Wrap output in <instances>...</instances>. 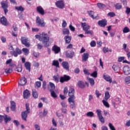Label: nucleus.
Here are the masks:
<instances>
[{"label":"nucleus","mask_w":130,"mask_h":130,"mask_svg":"<svg viewBox=\"0 0 130 130\" xmlns=\"http://www.w3.org/2000/svg\"><path fill=\"white\" fill-rule=\"evenodd\" d=\"M66 55L67 57H68L69 58H73L75 55V52H66Z\"/></svg>","instance_id":"obj_21"},{"label":"nucleus","mask_w":130,"mask_h":130,"mask_svg":"<svg viewBox=\"0 0 130 130\" xmlns=\"http://www.w3.org/2000/svg\"><path fill=\"white\" fill-rule=\"evenodd\" d=\"M11 109L12 111L16 110V103H15V102H11Z\"/></svg>","instance_id":"obj_30"},{"label":"nucleus","mask_w":130,"mask_h":130,"mask_svg":"<svg viewBox=\"0 0 130 130\" xmlns=\"http://www.w3.org/2000/svg\"><path fill=\"white\" fill-rule=\"evenodd\" d=\"M125 13L126 14H127V15H129V14L130 13V8L129 7L126 8Z\"/></svg>","instance_id":"obj_62"},{"label":"nucleus","mask_w":130,"mask_h":130,"mask_svg":"<svg viewBox=\"0 0 130 130\" xmlns=\"http://www.w3.org/2000/svg\"><path fill=\"white\" fill-rule=\"evenodd\" d=\"M77 86L81 88V89H84L85 87H86V85H85V83L82 81H79L77 83Z\"/></svg>","instance_id":"obj_19"},{"label":"nucleus","mask_w":130,"mask_h":130,"mask_svg":"<svg viewBox=\"0 0 130 130\" xmlns=\"http://www.w3.org/2000/svg\"><path fill=\"white\" fill-rule=\"evenodd\" d=\"M49 85L51 88V89L52 91H53L55 89V85L53 83L49 82Z\"/></svg>","instance_id":"obj_40"},{"label":"nucleus","mask_w":130,"mask_h":130,"mask_svg":"<svg viewBox=\"0 0 130 130\" xmlns=\"http://www.w3.org/2000/svg\"><path fill=\"white\" fill-rule=\"evenodd\" d=\"M61 110V112L62 113H64V114H68V110L67 109L62 108Z\"/></svg>","instance_id":"obj_54"},{"label":"nucleus","mask_w":130,"mask_h":130,"mask_svg":"<svg viewBox=\"0 0 130 130\" xmlns=\"http://www.w3.org/2000/svg\"><path fill=\"white\" fill-rule=\"evenodd\" d=\"M102 102H103L104 106H105L107 108H109V107H110L109 104L108 103V102H107V101H105L104 100L102 101Z\"/></svg>","instance_id":"obj_41"},{"label":"nucleus","mask_w":130,"mask_h":130,"mask_svg":"<svg viewBox=\"0 0 130 130\" xmlns=\"http://www.w3.org/2000/svg\"><path fill=\"white\" fill-rule=\"evenodd\" d=\"M62 66L66 71H70V65L67 61H63L62 62Z\"/></svg>","instance_id":"obj_15"},{"label":"nucleus","mask_w":130,"mask_h":130,"mask_svg":"<svg viewBox=\"0 0 130 130\" xmlns=\"http://www.w3.org/2000/svg\"><path fill=\"white\" fill-rule=\"evenodd\" d=\"M23 97L25 99H28L30 97V91L28 89L23 91Z\"/></svg>","instance_id":"obj_17"},{"label":"nucleus","mask_w":130,"mask_h":130,"mask_svg":"<svg viewBox=\"0 0 130 130\" xmlns=\"http://www.w3.org/2000/svg\"><path fill=\"white\" fill-rule=\"evenodd\" d=\"M115 8L116 10H120L122 8V6L120 3H117L115 5Z\"/></svg>","instance_id":"obj_36"},{"label":"nucleus","mask_w":130,"mask_h":130,"mask_svg":"<svg viewBox=\"0 0 130 130\" xmlns=\"http://www.w3.org/2000/svg\"><path fill=\"white\" fill-rule=\"evenodd\" d=\"M5 72L6 74H11V73H13V69L12 68H7L5 69Z\"/></svg>","instance_id":"obj_39"},{"label":"nucleus","mask_w":130,"mask_h":130,"mask_svg":"<svg viewBox=\"0 0 130 130\" xmlns=\"http://www.w3.org/2000/svg\"><path fill=\"white\" fill-rule=\"evenodd\" d=\"M69 92V89H68V87H64L63 89V93L64 95H67L68 94V92Z\"/></svg>","instance_id":"obj_59"},{"label":"nucleus","mask_w":130,"mask_h":130,"mask_svg":"<svg viewBox=\"0 0 130 130\" xmlns=\"http://www.w3.org/2000/svg\"><path fill=\"white\" fill-rule=\"evenodd\" d=\"M95 94L96 95L97 98H99L100 96H101V93L99 92L98 90H95Z\"/></svg>","instance_id":"obj_58"},{"label":"nucleus","mask_w":130,"mask_h":130,"mask_svg":"<svg viewBox=\"0 0 130 130\" xmlns=\"http://www.w3.org/2000/svg\"><path fill=\"white\" fill-rule=\"evenodd\" d=\"M61 105L63 108H67V107H68V104H67V102L64 101L61 102Z\"/></svg>","instance_id":"obj_46"},{"label":"nucleus","mask_w":130,"mask_h":130,"mask_svg":"<svg viewBox=\"0 0 130 130\" xmlns=\"http://www.w3.org/2000/svg\"><path fill=\"white\" fill-rule=\"evenodd\" d=\"M26 107V111L22 112L21 113V116L22 118V119L23 120H27V117L28 116V113H30V108H29V104H26L25 105Z\"/></svg>","instance_id":"obj_2"},{"label":"nucleus","mask_w":130,"mask_h":130,"mask_svg":"<svg viewBox=\"0 0 130 130\" xmlns=\"http://www.w3.org/2000/svg\"><path fill=\"white\" fill-rule=\"evenodd\" d=\"M125 125V126H127L128 127L130 126V120H128L126 122Z\"/></svg>","instance_id":"obj_64"},{"label":"nucleus","mask_w":130,"mask_h":130,"mask_svg":"<svg viewBox=\"0 0 130 130\" xmlns=\"http://www.w3.org/2000/svg\"><path fill=\"white\" fill-rule=\"evenodd\" d=\"M1 5L3 9L8 8V3H7V2L2 1L1 3Z\"/></svg>","instance_id":"obj_31"},{"label":"nucleus","mask_w":130,"mask_h":130,"mask_svg":"<svg viewBox=\"0 0 130 130\" xmlns=\"http://www.w3.org/2000/svg\"><path fill=\"white\" fill-rule=\"evenodd\" d=\"M51 95L53 98H56L57 97V95H56V93L54 92V91L50 90Z\"/></svg>","instance_id":"obj_44"},{"label":"nucleus","mask_w":130,"mask_h":130,"mask_svg":"<svg viewBox=\"0 0 130 130\" xmlns=\"http://www.w3.org/2000/svg\"><path fill=\"white\" fill-rule=\"evenodd\" d=\"M81 25V27H82L83 31H86L90 29V25H89V24H87L86 22H82Z\"/></svg>","instance_id":"obj_13"},{"label":"nucleus","mask_w":130,"mask_h":130,"mask_svg":"<svg viewBox=\"0 0 130 130\" xmlns=\"http://www.w3.org/2000/svg\"><path fill=\"white\" fill-rule=\"evenodd\" d=\"M109 98H110V94H109V92L106 91L105 93V99L107 101Z\"/></svg>","instance_id":"obj_34"},{"label":"nucleus","mask_w":130,"mask_h":130,"mask_svg":"<svg viewBox=\"0 0 130 130\" xmlns=\"http://www.w3.org/2000/svg\"><path fill=\"white\" fill-rule=\"evenodd\" d=\"M87 80L88 81L91 87H93V86L95 85V80H94V79L89 77H87Z\"/></svg>","instance_id":"obj_23"},{"label":"nucleus","mask_w":130,"mask_h":130,"mask_svg":"<svg viewBox=\"0 0 130 130\" xmlns=\"http://www.w3.org/2000/svg\"><path fill=\"white\" fill-rule=\"evenodd\" d=\"M15 10L17 11H19L20 12H23L25 9L23 8L22 6H16L15 7Z\"/></svg>","instance_id":"obj_38"},{"label":"nucleus","mask_w":130,"mask_h":130,"mask_svg":"<svg viewBox=\"0 0 130 130\" xmlns=\"http://www.w3.org/2000/svg\"><path fill=\"white\" fill-rule=\"evenodd\" d=\"M22 51L25 55H28L29 54V49L26 48H23L22 49Z\"/></svg>","instance_id":"obj_37"},{"label":"nucleus","mask_w":130,"mask_h":130,"mask_svg":"<svg viewBox=\"0 0 130 130\" xmlns=\"http://www.w3.org/2000/svg\"><path fill=\"white\" fill-rule=\"evenodd\" d=\"M96 113L100 121H101L102 123H104V122H105V119H104V117L102 116V111H101V110L98 109L96 111Z\"/></svg>","instance_id":"obj_5"},{"label":"nucleus","mask_w":130,"mask_h":130,"mask_svg":"<svg viewBox=\"0 0 130 130\" xmlns=\"http://www.w3.org/2000/svg\"><path fill=\"white\" fill-rule=\"evenodd\" d=\"M86 115L88 117H93L94 116V113L93 112H88L87 113Z\"/></svg>","instance_id":"obj_47"},{"label":"nucleus","mask_w":130,"mask_h":130,"mask_svg":"<svg viewBox=\"0 0 130 130\" xmlns=\"http://www.w3.org/2000/svg\"><path fill=\"white\" fill-rule=\"evenodd\" d=\"M71 78L69 76L64 75L63 77H61L60 78V83H64V82H67V81H70Z\"/></svg>","instance_id":"obj_10"},{"label":"nucleus","mask_w":130,"mask_h":130,"mask_svg":"<svg viewBox=\"0 0 130 130\" xmlns=\"http://www.w3.org/2000/svg\"><path fill=\"white\" fill-rule=\"evenodd\" d=\"M125 82L126 84H130V76L126 77L125 78Z\"/></svg>","instance_id":"obj_49"},{"label":"nucleus","mask_w":130,"mask_h":130,"mask_svg":"<svg viewBox=\"0 0 130 130\" xmlns=\"http://www.w3.org/2000/svg\"><path fill=\"white\" fill-rule=\"evenodd\" d=\"M10 54L12 55V56H14L15 57H17L19 54L22 53V50L20 49L19 48L17 47L15 49V50L11 51L10 52Z\"/></svg>","instance_id":"obj_4"},{"label":"nucleus","mask_w":130,"mask_h":130,"mask_svg":"<svg viewBox=\"0 0 130 130\" xmlns=\"http://www.w3.org/2000/svg\"><path fill=\"white\" fill-rule=\"evenodd\" d=\"M36 22L37 25L41 27H45V25H46V23L44 22V19H43V18H40L39 16L36 17Z\"/></svg>","instance_id":"obj_3"},{"label":"nucleus","mask_w":130,"mask_h":130,"mask_svg":"<svg viewBox=\"0 0 130 130\" xmlns=\"http://www.w3.org/2000/svg\"><path fill=\"white\" fill-rule=\"evenodd\" d=\"M69 93H75V88H74V86H69Z\"/></svg>","instance_id":"obj_42"},{"label":"nucleus","mask_w":130,"mask_h":130,"mask_svg":"<svg viewBox=\"0 0 130 130\" xmlns=\"http://www.w3.org/2000/svg\"><path fill=\"white\" fill-rule=\"evenodd\" d=\"M0 23L4 26H8V20H7V18L5 17L4 16H3L0 18Z\"/></svg>","instance_id":"obj_11"},{"label":"nucleus","mask_w":130,"mask_h":130,"mask_svg":"<svg viewBox=\"0 0 130 130\" xmlns=\"http://www.w3.org/2000/svg\"><path fill=\"white\" fill-rule=\"evenodd\" d=\"M64 39L66 43H71L72 40V37L69 36H66L64 37Z\"/></svg>","instance_id":"obj_27"},{"label":"nucleus","mask_w":130,"mask_h":130,"mask_svg":"<svg viewBox=\"0 0 130 130\" xmlns=\"http://www.w3.org/2000/svg\"><path fill=\"white\" fill-rule=\"evenodd\" d=\"M69 28H70L71 31H72L73 32H74L76 29L75 28V27H74L72 24H70L69 25Z\"/></svg>","instance_id":"obj_61"},{"label":"nucleus","mask_w":130,"mask_h":130,"mask_svg":"<svg viewBox=\"0 0 130 130\" xmlns=\"http://www.w3.org/2000/svg\"><path fill=\"white\" fill-rule=\"evenodd\" d=\"M90 45L91 47H95L96 46V42L95 41H92L90 42Z\"/></svg>","instance_id":"obj_52"},{"label":"nucleus","mask_w":130,"mask_h":130,"mask_svg":"<svg viewBox=\"0 0 130 130\" xmlns=\"http://www.w3.org/2000/svg\"><path fill=\"white\" fill-rule=\"evenodd\" d=\"M82 61H87L89 58V54L88 53H84L82 55Z\"/></svg>","instance_id":"obj_20"},{"label":"nucleus","mask_w":130,"mask_h":130,"mask_svg":"<svg viewBox=\"0 0 130 130\" xmlns=\"http://www.w3.org/2000/svg\"><path fill=\"white\" fill-rule=\"evenodd\" d=\"M98 73L97 71L93 72L92 74H90L91 77H93V78H97Z\"/></svg>","instance_id":"obj_45"},{"label":"nucleus","mask_w":130,"mask_h":130,"mask_svg":"<svg viewBox=\"0 0 130 130\" xmlns=\"http://www.w3.org/2000/svg\"><path fill=\"white\" fill-rule=\"evenodd\" d=\"M52 66L56 67V68H59V62H58V60H54L52 62Z\"/></svg>","instance_id":"obj_32"},{"label":"nucleus","mask_w":130,"mask_h":130,"mask_svg":"<svg viewBox=\"0 0 130 130\" xmlns=\"http://www.w3.org/2000/svg\"><path fill=\"white\" fill-rule=\"evenodd\" d=\"M62 35H67L68 36V35H70V30L68 28H63L62 30Z\"/></svg>","instance_id":"obj_26"},{"label":"nucleus","mask_w":130,"mask_h":130,"mask_svg":"<svg viewBox=\"0 0 130 130\" xmlns=\"http://www.w3.org/2000/svg\"><path fill=\"white\" fill-rule=\"evenodd\" d=\"M36 130H40V126L38 124H36L34 125Z\"/></svg>","instance_id":"obj_63"},{"label":"nucleus","mask_w":130,"mask_h":130,"mask_svg":"<svg viewBox=\"0 0 130 130\" xmlns=\"http://www.w3.org/2000/svg\"><path fill=\"white\" fill-rule=\"evenodd\" d=\"M36 86L38 88H40V87H41V82H40V81H37L36 82Z\"/></svg>","instance_id":"obj_56"},{"label":"nucleus","mask_w":130,"mask_h":130,"mask_svg":"<svg viewBox=\"0 0 130 130\" xmlns=\"http://www.w3.org/2000/svg\"><path fill=\"white\" fill-rule=\"evenodd\" d=\"M108 126L110 127V129H111V130H116V129H115V127H114V126H113V125H112V123H109Z\"/></svg>","instance_id":"obj_50"},{"label":"nucleus","mask_w":130,"mask_h":130,"mask_svg":"<svg viewBox=\"0 0 130 130\" xmlns=\"http://www.w3.org/2000/svg\"><path fill=\"white\" fill-rule=\"evenodd\" d=\"M104 79L107 81V82H109V83H112V78L109 75H103Z\"/></svg>","instance_id":"obj_18"},{"label":"nucleus","mask_w":130,"mask_h":130,"mask_svg":"<svg viewBox=\"0 0 130 130\" xmlns=\"http://www.w3.org/2000/svg\"><path fill=\"white\" fill-rule=\"evenodd\" d=\"M32 96L34 98H38V93L35 89H32Z\"/></svg>","instance_id":"obj_35"},{"label":"nucleus","mask_w":130,"mask_h":130,"mask_svg":"<svg viewBox=\"0 0 130 130\" xmlns=\"http://www.w3.org/2000/svg\"><path fill=\"white\" fill-rule=\"evenodd\" d=\"M8 49L9 50H12L14 51L15 50V49L14 48V47H13V45L11 44H10L9 45H8Z\"/></svg>","instance_id":"obj_55"},{"label":"nucleus","mask_w":130,"mask_h":130,"mask_svg":"<svg viewBox=\"0 0 130 130\" xmlns=\"http://www.w3.org/2000/svg\"><path fill=\"white\" fill-rule=\"evenodd\" d=\"M88 15L92 18V19H93V20H97L98 19V17H94V12L92 11H89L87 12Z\"/></svg>","instance_id":"obj_25"},{"label":"nucleus","mask_w":130,"mask_h":130,"mask_svg":"<svg viewBox=\"0 0 130 130\" xmlns=\"http://www.w3.org/2000/svg\"><path fill=\"white\" fill-rule=\"evenodd\" d=\"M26 83H27V80L25 77H22L20 80L18 82V84L20 86H24V85L26 84Z\"/></svg>","instance_id":"obj_16"},{"label":"nucleus","mask_w":130,"mask_h":130,"mask_svg":"<svg viewBox=\"0 0 130 130\" xmlns=\"http://www.w3.org/2000/svg\"><path fill=\"white\" fill-rule=\"evenodd\" d=\"M35 37L37 39H39L40 41H42L43 44L46 47H48L50 45V44L48 41H49V37L47 34L42 32L40 35H36Z\"/></svg>","instance_id":"obj_1"},{"label":"nucleus","mask_w":130,"mask_h":130,"mask_svg":"<svg viewBox=\"0 0 130 130\" xmlns=\"http://www.w3.org/2000/svg\"><path fill=\"white\" fill-rule=\"evenodd\" d=\"M103 51L104 53H107V52H108V51H109V49L105 47L103 49Z\"/></svg>","instance_id":"obj_57"},{"label":"nucleus","mask_w":130,"mask_h":130,"mask_svg":"<svg viewBox=\"0 0 130 130\" xmlns=\"http://www.w3.org/2000/svg\"><path fill=\"white\" fill-rule=\"evenodd\" d=\"M37 11L41 14V15H44V10H43V8L41 6H38L37 7Z\"/></svg>","instance_id":"obj_22"},{"label":"nucleus","mask_w":130,"mask_h":130,"mask_svg":"<svg viewBox=\"0 0 130 130\" xmlns=\"http://www.w3.org/2000/svg\"><path fill=\"white\" fill-rule=\"evenodd\" d=\"M4 119L6 123H7L8 121H11V117L8 116V115H5V116H4Z\"/></svg>","instance_id":"obj_33"},{"label":"nucleus","mask_w":130,"mask_h":130,"mask_svg":"<svg viewBox=\"0 0 130 130\" xmlns=\"http://www.w3.org/2000/svg\"><path fill=\"white\" fill-rule=\"evenodd\" d=\"M107 24V23L106 22V21L105 20H100L98 22V25H99V26H101V27H105Z\"/></svg>","instance_id":"obj_24"},{"label":"nucleus","mask_w":130,"mask_h":130,"mask_svg":"<svg viewBox=\"0 0 130 130\" xmlns=\"http://www.w3.org/2000/svg\"><path fill=\"white\" fill-rule=\"evenodd\" d=\"M112 69L114 72H116V73H118L121 69V65H120V64H114L112 66Z\"/></svg>","instance_id":"obj_9"},{"label":"nucleus","mask_w":130,"mask_h":130,"mask_svg":"<svg viewBox=\"0 0 130 130\" xmlns=\"http://www.w3.org/2000/svg\"><path fill=\"white\" fill-rule=\"evenodd\" d=\"M55 5L57 8H58V9H64V2L62 0H59L57 1L55 3Z\"/></svg>","instance_id":"obj_6"},{"label":"nucleus","mask_w":130,"mask_h":130,"mask_svg":"<svg viewBox=\"0 0 130 130\" xmlns=\"http://www.w3.org/2000/svg\"><path fill=\"white\" fill-rule=\"evenodd\" d=\"M123 72L126 76L130 75V68L128 66H124L123 68Z\"/></svg>","instance_id":"obj_12"},{"label":"nucleus","mask_w":130,"mask_h":130,"mask_svg":"<svg viewBox=\"0 0 130 130\" xmlns=\"http://www.w3.org/2000/svg\"><path fill=\"white\" fill-rule=\"evenodd\" d=\"M21 43L25 45L26 47H30V43L29 42V40L26 37H21Z\"/></svg>","instance_id":"obj_7"},{"label":"nucleus","mask_w":130,"mask_h":130,"mask_svg":"<svg viewBox=\"0 0 130 130\" xmlns=\"http://www.w3.org/2000/svg\"><path fill=\"white\" fill-rule=\"evenodd\" d=\"M25 68L27 71L30 72L31 71V64L29 62H26L24 64Z\"/></svg>","instance_id":"obj_28"},{"label":"nucleus","mask_w":130,"mask_h":130,"mask_svg":"<svg viewBox=\"0 0 130 130\" xmlns=\"http://www.w3.org/2000/svg\"><path fill=\"white\" fill-rule=\"evenodd\" d=\"M129 31H130V30L128 28V27H127V26H125V27H124L123 29V33H128V32Z\"/></svg>","instance_id":"obj_48"},{"label":"nucleus","mask_w":130,"mask_h":130,"mask_svg":"<svg viewBox=\"0 0 130 130\" xmlns=\"http://www.w3.org/2000/svg\"><path fill=\"white\" fill-rule=\"evenodd\" d=\"M97 6H98V8L101 9H104V7H105V5H104L102 3H98Z\"/></svg>","instance_id":"obj_43"},{"label":"nucleus","mask_w":130,"mask_h":130,"mask_svg":"<svg viewBox=\"0 0 130 130\" xmlns=\"http://www.w3.org/2000/svg\"><path fill=\"white\" fill-rule=\"evenodd\" d=\"M68 95L69 98L68 99V101L70 100H75L76 99V96H75V93H72L71 92H68Z\"/></svg>","instance_id":"obj_29"},{"label":"nucleus","mask_w":130,"mask_h":130,"mask_svg":"<svg viewBox=\"0 0 130 130\" xmlns=\"http://www.w3.org/2000/svg\"><path fill=\"white\" fill-rule=\"evenodd\" d=\"M69 103L70 104V108H72L73 110L76 109V103L75 102V100H68Z\"/></svg>","instance_id":"obj_8"},{"label":"nucleus","mask_w":130,"mask_h":130,"mask_svg":"<svg viewBox=\"0 0 130 130\" xmlns=\"http://www.w3.org/2000/svg\"><path fill=\"white\" fill-rule=\"evenodd\" d=\"M84 34H90V35H93V31L87 29V30L85 31Z\"/></svg>","instance_id":"obj_51"},{"label":"nucleus","mask_w":130,"mask_h":130,"mask_svg":"<svg viewBox=\"0 0 130 130\" xmlns=\"http://www.w3.org/2000/svg\"><path fill=\"white\" fill-rule=\"evenodd\" d=\"M53 78L56 83H58V82H59V79H58V77H57V76H54Z\"/></svg>","instance_id":"obj_60"},{"label":"nucleus","mask_w":130,"mask_h":130,"mask_svg":"<svg viewBox=\"0 0 130 130\" xmlns=\"http://www.w3.org/2000/svg\"><path fill=\"white\" fill-rule=\"evenodd\" d=\"M52 50L54 51L56 54L60 52V48L56 45H54L52 49Z\"/></svg>","instance_id":"obj_14"},{"label":"nucleus","mask_w":130,"mask_h":130,"mask_svg":"<svg viewBox=\"0 0 130 130\" xmlns=\"http://www.w3.org/2000/svg\"><path fill=\"white\" fill-rule=\"evenodd\" d=\"M108 16H109V17H110L111 18H113V17L115 16V13L113 12H109L108 14Z\"/></svg>","instance_id":"obj_53"}]
</instances>
